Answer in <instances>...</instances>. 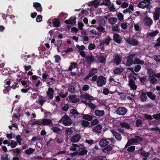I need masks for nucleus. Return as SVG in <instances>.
I'll return each instance as SVG.
<instances>
[{
    "label": "nucleus",
    "mask_w": 160,
    "mask_h": 160,
    "mask_svg": "<svg viewBox=\"0 0 160 160\" xmlns=\"http://www.w3.org/2000/svg\"><path fill=\"white\" fill-rule=\"evenodd\" d=\"M107 82L106 78L102 75L98 77L97 80V85L98 87H101L106 84Z\"/></svg>",
    "instance_id": "f257e3e1"
},
{
    "label": "nucleus",
    "mask_w": 160,
    "mask_h": 160,
    "mask_svg": "<svg viewBox=\"0 0 160 160\" xmlns=\"http://www.w3.org/2000/svg\"><path fill=\"white\" fill-rule=\"evenodd\" d=\"M136 54L134 53L130 54L127 57V58L126 64H125L126 66L130 67L133 64V60L132 58L134 57Z\"/></svg>",
    "instance_id": "f03ea898"
},
{
    "label": "nucleus",
    "mask_w": 160,
    "mask_h": 160,
    "mask_svg": "<svg viewBox=\"0 0 160 160\" xmlns=\"http://www.w3.org/2000/svg\"><path fill=\"white\" fill-rule=\"evenodd\" d=\"M125 40L127 43L132 46H137L139 44L138 41L134 38H126Z\"/></svg>",
    "instance_id": "7ed1b4c3"
},
{
    "label": "nucleus",
    "mask_w": 160,
    "mask_h": 160,
    "mask_svg": "<svg viewBox=\"0 0 160 160\" xmlns=\"http://www.w3.org/2000/svg\"><path fill=\"white\" fill-rule=\"evenodd\" d=\"M41 126H50L53 125L52 121L50 119L44 118L41 119Z\"/></svg>",
    "instance_id": "20e7f679"
},
{
    "label": "nucleus",
    "mask_w": 160,
    "mask_h": 160,
    "mask_svg": "<svg viewBox=\"0 0 160 160\" xmlns=\"http://www.w3.org/2000/svg\"><path fill=\"white\" fill-rule=\"evenodd\" d=\"M160 17V8H157L155 9L153 13V19L156 21L159 19Z\"/></svg>",
    "instance_id": "39448f33"
},
{
    "label": "nucleus",
    "mask_w": 160,
    "mask_h": 160,
    "mask_svg": "<svg viewBox=\"0 0 160 160\" xmlns=\"http://www.w3.org/2000/svg\"><path fill=\"white\" fill-rule=\"evenodd\" d=\"M98 73V69L95 68H93L89 71L88 74L84 78V80H86L89 79L90 77Z\"/></svg>",
    "instance_id": "423d86ee"
},
{
    "label": "nucleus",
    "mask_w": 160,
    "mask_h": 160,
    "mask_svg": "<svg viewBox=\"0 0 160 160\" xmlns=\"http://www.w3.org/2000/svg\"><path fill=\"white\" fill-rule=\"evenodd\" d=\"M127 112V109L123 107H120L118 108L117 110V114L121 115H124Z\"/></svg>",
    "instance_id": "0eeeda50"
},
{
    "label": "nucleus",
    "mask_w": 160,
    "mask_h": 160,
    "mask_svg": "<svg viewBox=\"0 0 160 160\" xmlns=\"http://www.w3.org/2000/svg\"><path fill=\"white\" fill-rule=\"evenodd\" d=\"M144 24L148 27H150L153 23L152 20L148 17H146L144 20Z\"/></svg>",
    "instance_id": "6e6552de"
},
{
    "label": "nucleus",
    "mask_w": 160,
    "mask_h": 160,
    "mask_svg": "<svg viewBox=\"0 0 160 160\" xmlns=\"http://www.w3.org/2000/svg\"><path fill=\"white\" fill-rule=\"evenodd\" d=\"M110 131L117 140L118 141L121 140L122 137L120 133L115 131L114 129L110 130Z\"/></svg>",
    "instance_id": "1a4fd4ad"
},
{
    "label": "nucleus",
    "mask_w": 160,
    "mask_h": 160,
    "mask_svg": "<svg viewBox=\"0 0 160 160\" xmlns=\"http://www.w3.org/2000/svg\"><path fill=\"white\" fill-rule=\"evenodd\" d=\"M76 17H71L69 18V20L67 19L65 20V22L67 24L74 25L76 23Z\"/></svg>",
    "instance_id": "9d476101"
},
{
    "label": "nucleus",
    "mask_w": 160,
    "mask_h": 160,
    "mask_svg": "<svg viewBox=\"0 0 160 160\" xmlns=\"http://www.w3.org/2000/svg\"><path fill=\"white\" fill-rule=\"evenodd\" d=\"M147 92L140 91V98L142 102H145L148 98L147 96Z\"/></svg>",
    "instance_id": "9b49d317"
},
{
    "label": "nucleus",
    "mask_w": 160,
    "mask_h": 160,
    "mask_svg": "<svg viewBox=\"0 0 160 160\" xmlns=\"http://www.w3.org/2000/svg\"><path fill=\"white\" fill-rule=\"evenodd\" d=\"M81 136L79 134H76L73 136L71 139V141L72 142H78L80 140Z\"/></svg>",
    "instance_id": "f8f14e48"
},
{
    "label": "nucleus",
    "mask_w": 160,
    "mask_h": 160,
    "mask_svg": "<svg viewBox=\"0 0 160 160\" xmlns=\"http://www.w3.org/2000/svg\"><path fill=\"white\" fill-rule=\"evenodd\" d=\"M128 85L131 88V89L133 90H136L137 88V86L135 85V82L132 79L129 80Z\"/></svg>",
    "instance_id": "ddd939ff"
},
{
    "label": "nucleus",
    "mask_w": 160,
    "mask_h": 160,
    "mask_svg": "<svg viewBox=\"0 0 160 160\" xmlns=\"http://www.w3.org/2000/svg\"><path fill=\"white\" fill-rule=\"evenodd\" d=\"M113 40L116 43L118 44H120L121 43V39L120 38L119 35L115 33L114 34L113 36Z\"/></svg>",
    "instance_id": "4468645a"
},
{
    "label": "nucleus",
    "mask_w": 160,
    "mask_h": 160,
    "mask_svg": "<svg viewBox=\"0 0 160 160\" xmlns=\"http://www.w3.org/2000/svg\"><path fill=\"white\" fill-rule=\"evenodd\" d=\"M121 60V56L118 54H116L114 58V61L117 66L119 65L120 64Z\"/></svg>",
    "instance_id": "2eb2a0df"
},
{
    "label": "nucleus",
    "mask_w": 160,
    "mask_h": 160,
    "mask_svg": "<svg viewBox=\"0 0 160 160\" xmlns=\"http://www.w3.org/2000/svg\"><path fill=\"white\" fill-rule=\"evenodd\" d=\"M54 93V91L53 90V89L51 88H49L46 93L49 99H52L53 98Z\"/></svg>",
    "instance_id": "dca6fc26"
},
{
    "label": "nucleus",
    "mask_w": 160,
    "mask_h": 160,
    "mask_svg": "<svg viewBox=\"0 0 160 160\" xmlns=\"http://www.w3.org/2000/svg\"><path fill=\"white\" fill-rule=\"evenodd\" d=\"M142 140V138L138 136H135L133 138L131 139V141L132 143L139 142Z\"/></svg>",
    "instance_id": "f3484780"
},
{
    "label": "nucleus",
    "mask_w": 160,
    "mask_h": 160,
    "mask_svg": "<svg viewBox=\"0 0 160 160\" xmlns=\"http://www.w3.org/2000/svg\"><path fill=\"white\" fill-rule=\"evenodd\" d=\"M85 60L88 64L90 65L92 62L94 61V58L92 55L87 56L86 57Z\"/></svg>",
    "instance_id": "a211bd4d"
},
{
    "label": "nucleus",
    "mask_w": 160,
    "mask_h": 160,
    "mask_svg": "<svg viewBox=\"0 0 160 160\" xmlns=\"http://www.w3.org/2000/svg\"><path fill=\"white\" fill-rule=\"evenodd\" d=\"M112 40V39L109 36H107L104 41L100 42L101 45H104L106 44V45H108L109 44L110 42Z\"/></svg>",
    "instance_id": "6ab92c4d"
},
{
    "label": "nucleus",
    "mask_w": 160,
    "mask_h": 160,
    "mask_svg": "<svg viewBox=\"0 0 160 160\" xmlns=\"http://www.w3.org/2000/svg\"><path fill=\"white\" fill-rule=\"evenodd\" d=\"M112 144L108 145L103 148L102 150V152L104 153H107L112 150L113 148Z\"/></svg>",
    "instance_id": "aec40b11"
},
{
    "label": "nucleus",
    "mask_w": 160,
    "mask_h": 160,
    "mask_svg": "<svg viewBox=\"0 0 160 160\" xmlns=\"http://www.w3.org/2000/svg\"><path fill=\"white\" fill-rule=\"evenodd\" d=\"M68 98L72 103H77L80 101L79 99L77 98L74 95L70 96L68 97Z\"/></svg>",
    "instance_id": "412c9836"
},
{
    "label": "nucleus",
    "mask_w": 160,
    "mask_h": 160,
    "mask_svg": "<svg viewBox=\"0 0 160 160\" xmlns=\"http://www.w3.org/2000/svg\"><path fill=\"white\" fill-rule=\"evenodd\" d=\"M99 143L100 146L102 147H104L108 144L109 142L106 139H101Z\"/></svg>",
    "instance_id": "4be33fe9"
},
{
    "label": "nucleus",
    "mask_w": 160,
    "mask_h": 160,
    "mask_svg": "<svg viewBox=\"0 0 160 160\" xmlns=\"http://www.w3.org/2000/svg\"><path fill=\"white\" fill-rule=\"evenodd\" d=\"M81 114H83V119L86 120L87 121H91L93 119V117L92 116L89 114H83V113H82Z\"/></svg>",
    "instance_id": "5701e85b"
},
{
    "label": "nucleus",
    "mask_w": 160,
    "mask_h": 160,
    "mask_svg": "<svg viewBox=\"0 0 160 160\" xmlns=\"http://www.w3.org/2000/svg\"><path fill=\"white\" fill-rule=\"evenodd\" d=\"M140 151V154L144 157H149L150 154L149 152H146L143 150V148H141L139 150Z\"/></svg>",
    "instance_id": "b1692460"
},
{
    "label": "nucleus",
    "mask_w": 160,
    "mask_h": 160,
    "mask_svg": "<svg viewBox=\"0 0 160 160\" xmlns=\"http://www.w3.org/2000/svg\"><path fill=\"white\" fill-rule=\"evenodd\" d=\"M53 27H58L60 26V20L57 19H53Z\"/></svg>",
    "instance_id": "393cba45"
},
{
    "label": "nucleus",
    "mask_w": 160,
    "mask_h": 160,
    "mask_svg": "<svg viewBox=\"0 0 160 160\" xmlns=\"http://www.w3.org/2000/svg\"><path fill=\"white\" fill-rule=\"evenodd\" d=\"M137 64L143 65L144 64V62L143 61L141 60L139 58H136L134 59L133 62V64L135 65Z\"/></svg>",
    "instance_id": "a878e982"
},
{
    "label": "nucleus",
    "mask_w": 160,
    "mask_h": 160,
    "mask_svg": "<svg viewBox=\"0 0 160 160\" xmlns=\"http://www.w3.org/2000/svg\"><path fill=\"white\" fill-rule=\"evenodd\" d=\"M99 32V35H100L102 33L105 32V28L102 25H99V26L96 28Z\"/></svg>",
    "instance_id": "bb28decb"
},
{
    "label": "nucleus",
    "mask_w": 160,
    "mask_h": 160,
    "mask_svg": "<svg viewBox=\"0 0 160 160\" xmlns=\"http://www.w3.org/2000/svg\"><path fill=\"white\" fill-rule=\"evenodd\" d=\"M124 71V68H117L115 69L113 73L115 74H119Z\"/></svg>",
    "instance_id": "cd10ccee"
},
{
    "label": "nucleus",
    "mask_w": 160,
    "mask_h": 160,
    "mask_svg": "<svg viewBox=\"0 0 160 160\" xmlns=\"http://www.w3.org/2000/svg\"><path fill=\"white\" fill-rule=\"evenodd\" d=\"M106 57L103 55H100L98 58L99 62L102 63H105L106 60Z\"/></svg>",
    "instance_id": "c85d7f7f"
},
{
    "label": "nucleus",
    "mask_w": 160,
    "mask_h": 160,
    "mask_svg": "<svg viewBox=\"0 0 160 160\" xmlns=\"http://www.w3.org/2000/svg\"><path fill=\"white\" fill-rule=\"evenodd\" d=\"M159 32L158 30H156L151 32H148L147 34V37L150 36L151 37H154L156 36L158 33Z\"/></svg>",
    "instance_id": "c756f323"
},
{
    "label": "nucleus",
    "mask_w": 160,
    "mask_h": 160,
    "mask_svg": "<svg viewBox=\"0 0 160 160\" xmlns=\"http://www.w3.org/2000/svg\"><path fill=\"white\" fill-rule=\"evenodd\" d=\"M95 114L97 116L101 117L104 115V112L103 110H96L95 111Z\"/></svg>",
    "instance_id": "7c9ffc66"
},
{
    "label": "nucleus",
    "mask_w": 160,
    "mask_h": 160,
    "mask_svg": "<svg viewBox=\"0 0 160 160\" xmlns=\"http://www.w3.org/2000/svg\"><path fill=\"white\" fill-rule=\"evenodd\" d=\"M77 63L75 62H72L70 63V65L68 68L69 71H71L72 69H75L77 68Z\"/></svg>",
    "instance_id": "2f4dec72"
},
{
    "label": "nucleus",
    "mask_w": 160,
    "mask_h": 160,
    "mask_svg": "<svg viewBox=\"0 0 160 160\" xmlns=\"http://www.w3.org/2000/svg\"><path fill=\"white\" fill-rule=\"evenodd\" d=\"M148 79L150 81V83L153 84H155L157 81V79L155 76H150V77Z\"/></svg>",
    "instance_id": "473e14b6"
},
{
    "label": "nucleus",
    "mask_w": 160,
    "mask_h": 160,
    "mask_svg": "<svg viewBox=\"0 0 160 160\" xmlns=\"http://www.w3.org/2000/svg\"><path fill=\"white\" fill-rule=\"evenodd\" d=\"M147 95L148 97L151 99L154 100L155 99L156 96L153 94L151 92H147Z\"/></svg>",
    "instance_id": "72a5a7b5"
},
{
    "label": "nucleus",
    "mask_w": 160,
    "mask_h": 160,
    "mask_svg": "<svg viewBox=\"0 0 160 160\" xmlns=\"http://www.w3.org/2000/svg\"><path fill=\"white\" fill-rule=\"evenodd\" d=\"M120 126L122 128H124L127 129L130 128V126L129 124L125 122H122L120 123Z\"/></svg>",
    "instance_id": "f704fd0d"
},
{
    "label": "nucleus",
    "mask_w": 160,
    "mask_h": 160,
    "mask_svg": "<svg viewBox=\"0 0 160 160\" xmlns=\"http://www.w3.org/2000/svg\"><path fill=\"white\" fill-rule=\"evenodd\" d=\"M90 124V122L86 120H83L81 121V125L82 127L83 128H85L88 127Z\"/></svg>",
    "instance_id": "c9c22d12"
},
{
    "label": "nucleus",
    "mask_w": 160,
    "mask_h": 160,
    "mask_svg": "<svg viewBox=\"0 0 160 160\" xmlns=\"http://www.w3.org/2000/svg\"><path fill=\"white\" fill-rule=\"evenodd\" d=\"M76 87L75 85H72L70 86L68 88V91L72 93H74L76 92L75 88Z\"/></svg>",
    "instance_id": "e433bc0d"
},
{
    "label": "nucleus",
    "mask_w": 160,
    "mask_h": 160,
    "mask_svg": "<svg viewBox=\"0 0 160 160\" xmlns=\"http://www.w3.org/2000/svg\"><path fill=\"white\" fill-rule=\"evenodd\" d=\"M35 151V149H33L32 148H30L25 150V153L27 155H30L32 153Z\"/></svg>",
    "instance_id": "4c0bfd02"
},
{
    "label": "nucleus",
    "mask_w": 160,
    "mask_h": 160,
    "mask_svg": "<svg viewBox=\"0 0 160 160\" xmlns=\"http://www.w3.org/2000/svg\"><path fill=\"white\" fill-rule=\"evenodd\" d=\"M117 19L115 18H112L108 19L109 23L112 25L114 24L117 22Z\"/></svg>",
    "instance_id": "58836bf2"
},
{
    "label": "nucleus",
    "mask_w": 160,
    "mask_h": 160,
    "mask_svg": "<svg viewBox=\"0 0 160 160\" xmlns=\"http://www.w3.org/2000/svg\"><path fill=\"white\" fill-rule=\"evenodd\" d=\"M147 71L148 74V75L149 77H150V76H154V75L155 74V73L153 69L151 68L148 69L147 70Z\"/></svg>",
    "instance_id": "ea45409f"
},
{
    "label": "nucleus",
    "mask_w": 160,
    "mask_h": 160,
    "mask_svg": "<svg viewBox=\"0 0 160 160\" xmlns=\"http://www.w3.org/2000/svg\"><path fill=\"white\" fill-rule=\"evenodd\" d=\"M102 128V126L101 124H99L94 127L93 129L94 131H96V132H98V131L101 130Z\"/></svg>",
    "instance_id": "a19ab883"
},
{
    "label": "nucleus",
    "mask_w": 160,
    "mask_h": 160,
    "mask_svg": "<svg viewBox=\"0 0 160 160\" xmlns=\"http://www.w3.org/2000/svg\"><path fill=\"white\" fill-rule=\"evenodd\" d=\"M111 4L110 0H105L101 3H100V5H105V6H109Z\"/></svg>",
    "instance_id": "79ce46f5"
},
{
    "label": "nucleus",
    "mask_w": 160,
    "mask_h": 160,
    "mask_svg": "<svg viewBox=\"0 0 160 160\" xmlns=\"http://www.w3.org/2000/svg\"><path fill=\"white\" fill-rule=\"evenodd\" d=\"M78 148V149H80L79 145L76 144H72V146L70 147V150L75 151L77 149V148Z\"/></svg>",
    "instance_id": "37998d69"
},
{
    "label": "nucleus",
    "mask_w": 160,
    "mask_h": 160,
    "mask_svg": "<svg viewBox=\"0 0 160 160\" xmlns=\"http://www.w3.org/2000/svg\"><path fill=\"white\" fill-rule=\"evenodd\" d=\"M138 7L142 8H144L147 7L146 4H145V3L142 1L138 3Z\"/></svg>",
    "instance_id": "c03bdc74"
},
{
    "label": "nucleus",
    "mask_w": 160,
    "mask_h": 160,
    "mask_svg": "<svg viewBox=\"0 0 160 160\" xmlns=\"http://www.w3.org/2000/svg\"><path fill=\"white\" fill-rule=\"evenodd\" d=\"M92 6H94L95 8H97L100 5V2L98 1V0H94L91 2Z\"/></svg>",
    "instance_id": "a18cd8bd"
},
{
    "label": "nucleus",
    "mask_w": 160,
    "mask_h": 160,
    "mask_svg": "<svg viewBox=\"0 0 160 160\" xmlns=\"http://www.w3.org/2000/svg\"><path fill=\"white\" fill-rule=\"evenodd\" d=\"M62 43V41L61 40H58L56 41L55 42V46L57 47V49L60 47Z\"/></svg>",
    "instance_id": "49530a36"
},
{
    "label": "nucleus",
    "mask_w": 160,
    "mask_h": 160,
    "mask_svg": "<svg viewBox=\"0 0 160 160\" xmlns=\"http://www.w3.org/2000/svg\"><path fill=\"white\" fill-rule=\"evenodd\" d=\"M139 78V79L142 85H145V82L146 78L145 77H141L139 76L138 77Z\"/></svg>",
    "instance_id": "de8ad7c7"
},
{
    "label": "nucleus",
    "mask_w": 160,
    "mask_h": 160,
    "mask_svg": "<svg viewBox=\"0 0 160 160\" xmlns=\"http://www.w3.org/2000/svg\"><path fill=\"white\" fill-rule=\"evenodd\" d=\"M112 31L113 32H119L120 28L118 25L112 26Z\"/></svg>",
    "instance_id": "09e8293b"
},
{
    "label": "nucleus",
    "mask_w": 160,
    "mask_h": 160,
    "mask_svg": "<svg viewBox=\"0 0 160 160\" xmlns=\"http://www.w3.org/2000/svg\"><path fill=\"white\" fill-rule=\"evenodd\" d=\"M55 140L56 142L59 144L62 143L64 141V139L63 138H57L56 137L54 139Z\"/></svg>",
    "instance_id": "8fccbe9b"
},
{
    "label": "nucleus",
    "mask_w": 160,
    "mask_h": 160,
    "mask_svg": "<svg viewBox=\"0 0 160 160\" xmlns=\"http://www.w3.org/2000/svg\"><path fill=\"white\" fill-rule=\"evenodd\" d=\"M52 129L53 130V132L56 133H59L61 131L60 128L56 126L53 127Z\"/></svg>",
    "instance_id": "3c124183"
},
{
    "label": "nucleus",
    "mask_w": 160,
    "mask_h": 160,
    "mask_svg": "<svg viewBox=\"0 0 160 160\" xmlns=\"http://www.w3.org/2000/svg\"><path fill=\"white\" fill-rule=\"evenodd\" d=\"M70 113L73 115H79L80 114L77 111L76 109H72L70 111Z\"/></svg>",
    "instance_id": "603ef678"
},
{
    "label": "nucleus",
    "mask_w": 160,
    "mask_h": 160,
    "mask_svg": "<svg viewBox=\"0 0 160 160\" xmlns=\"http://www.w3.org/2000/svg\"><path fill=\"white\" fill-rule=\"evenodd\" d=\"M34 121L32 122L31 123L32 125L33 126L35 125H38L41 126V119H39L38 121H37L36 119H34Z\"/></svg>",
    "instance_id": "864d4df0"
},
{
    "label": "nucleus",
    "mask_w": 160,
    "mask_h": 160,
    "mask_svg": "<svg viewBox=\"0 0 160 160\" xmlns=\"http://www.w3.org/2000/svg\"><path fill=\"white\" fill-rule=\"evenodd\" d=\"M72 132L73 131L72 130L71 128H66L65 134L68 135H70L72 133Z\"/></svg>",
    "instance_id": "5fc2aeb1"
},
{
    "label": "nucleus",
    "mask_w": 160,
    "mask_h": 160,
    "mask_svg": "<svg viewBox=\"0 0 160 160\" xmlns=\"http://www.w3.org/2000/svg\"><path fill=\"white\" fill-rule=\"evenodd\" d=\"M135 124L137 127H139L140 125L142 124V120L140 119L136 120L135 122Z\"/></svg>",
    "instance_id": "6e6d98bb"
},
{
    "label": "nucleus",
    "mask_w": 160,
    "mask_h": 160,
    "mask_svg": "<svg viewBox=\"0 0 160 160\" xmlns=\"http://www.w3.org/2000/svg\"><path fill=\"white\" fill-rule=\"evenodd\" d=\"M54 57L55 58V62L57 63H59L61 60V57L60 56L58 55L54 56Z\"/></svg>",
    "instance_id": "4d7b16f0"
},
{
    "label": "nucleus",
    "mask_w": 160,
    "mask_h": 160,
    "mask_svg": "<svg viewBox=\"0 0 160 160\" xmlns=\"http://www.w3.org/2000/svg\"><path fill=\"white\" fill-rule=\"evenodd\" d=\"M16 139L17 141V142H18L19 145H20L21 144V141L22 139L21 138V136L20 135H18L17 136L16 138Z\"/></svg>",
    "instance_id": "13d9d810"
},
{
    "label": "nucleus",
    "mask_w": 160,
    "mask_h": 160,
    "mask_svg": "<svg viewBox=\"0 0 160 160\" xmlns=\"http://www.w3.org/2000/svg\"><path fill=\"white\" fill-rule=\"evenodd\" d=\"M88 152V150L86 149H83L78 152V155H83L86 154Z\"/></svg>",
    "instance_id": "bf43d9fd"
},
{
    "label": "nucleus",
    "mask_w": 160,
    "mask_h": 160,
    "mask_svg": "<svg viewBox=\"0 0 160 160\" xmlns=\"http://www.w3.org/2000/svg\"><path fill=\"white\" fill-rule=\"evenodd\" d=\"M41 97L42 98L39 101V104L41 106H42L43 105L44 103L47 100H46L43 99L45 98V97H43L42 96Z\"/></svg>",
    "instance_id": "052dcab7"
},
{
    "label": "nucleus",
    "mask_w": 160,
    "mask_h": 160,
    "mask_svg": "<svg viewBox=\"0 0 160 160\" xmlns=\"http://www.w3.org/2000/svg\"><path fill=\"white\" fill-rule=\"evenodd\" d=\"M13 152L14 153L17 154L16 156H17L19 155L20 153L21 152L20 150L18 148H16L15 149H13L12 150Z\"/></svg>",
    "instance_id": "680f3d73"
},
{
    "label": "nucleus",
    "mask_w": 160,
    "mask_h": 160,
    "mask_svg": "<svg viewBox=\"0 0 160 160\" xmlns=\"http://www.w3.org/2000/svg\"><path fill=\"white\" fill-rule=\"evenodd\" d=\"M99 122V120L97 119H95L92 120L91 122V124L92 125L94 126L98 124Z\"/></svg>",
    "instance_id": "e2e57ef3"
},
{
    "label": "nucleus",
    "mask_w": 160,
    "mask_h": 160,
    "mask_svg": "<svg viewBox=\"0 0 160 160\" xmlns=\"http://www.w3.org/2000/svg\"><path fill=\"white\" fill-rule=\"evenodd\" d=\"M17 143L14 140H12L10 143V146L12 148H14L17 145Z\"/></svg>",
    "instance_id": "0e129e2a"
},
{
    "label": "nucleus",
    "mask_w": 160,
    "mask_h": 160,
    "mask_svg": "<svg viewBox=\"0 0 160 160\" xmlns=\"http://www.w3.org/2000/svg\"><path fill=\"white\" fill-rule=\"evenodd\" d=\"M141 66L140 65H137L134 69V72H138L141 68Z\"/></svg>",
    "instance_id": "69168bd1"
},
{
    "label": "nucleus",
    "mask_w": 160,
    "mask_h": 160,
    "mask_svg": "<svg viewBox=\"0 0 160 160\" xmlns=\"http://www.w3.org/2000/svg\"><path fill=\"white\" fill-rule=\"evenodd\" d=\"M153 118L157 120H160V113H157L152 115Z\"/></svg>",
    "instance_id": "338daca9"
},
{
    "label": "nucleus",
    "mask_w": 160,
    "mask_h": 160,
    "mask_svg": "<svg viewBox=\"0 0 160 160\" xmlns=\"http://www.w3.org/2000/svg\"><path fill=\"white\" fill-rule=\"evenodd\" d=\"M8 154L5 153L1 157V159L2 160H9V159L8 158Z\"/></svg>",
    "instance_id": "774afa93"
}]
</instances>
